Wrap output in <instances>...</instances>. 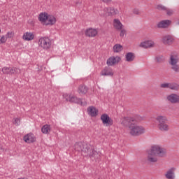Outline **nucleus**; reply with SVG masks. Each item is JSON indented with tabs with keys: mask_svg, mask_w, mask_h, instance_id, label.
<instances>
[{
	"mask_svg": "<svg viewBox=\"0 0 179 179\" xmlns=\"http://www.w3.org/2000/svg\"><path fill=\"white\" fill-rule=\"evenodd\" d=\"M167 150L159 145H153L145 151V162L148 164H155L159 162V157H166Z\"/></svg>",
	"mask_w": 179,
	"mask_h": 179,
	"instance_id": "nucleus-1",
	"label": "nucleus"
},
{
	"mask_svg": "<svg viewBox=\"0 0 179 179\" xmlns=\"http://www.w3.org/2000/svg\"><path fill=\"white\" fill-rule=\"evenodd\" d=\"M74 149L77 152H81V155L85 157H90L92 160L100 159V153L91 148L90 145L86 143H76L74 145Z\"/></svg>",
	"mask_w": 179,
	"mask_h": 179,
	"instance_id": "nucleus-2",
	"label": "nucleus"
},
{
	"mask_svg": "<svg viewBox=\"0 0 179 179\" xmlns=\"http://www.w3.org/2000/svg\"><path fill=\"white\" fill-rule=\"evenodd\" d=\"M157 124V128L162 132H167L170 131V124L169 119L166 116L158 115L155 117Z\"/></svg>",
	"mask_w": 179,
	"mask_h": 179,
	"instance_id": "nucleus-3",
	"label": "nucleus"
},
{
	"mask_svg": "<svg viewBox=\"0 0 179 179\" xmlns=\"http://www.w3.org/2000/svg\"><path fill=\"white\" fill-rule=\"evenodd\" d=\"M179 57L178 55L171 54L169 64L171 65V69L175 72V73H179Z\"/></svg>",
	"mask_w": 179,
	"mask_h": 179,
	"instance_id": "nucleus-4",
	"label": "nucleus"
},
{
	"mask_svg": "<svg viewBox=\"0 0 179 179\" xmlns=\"http://www.w3.org/2000/svg\"><path fill=\"white\" fill-rule=\"evenodd\" d=\"M38 20L45 26H52V24H55V22H57V20L54 16L48 17L47 13H41L39 15Z\"/></svg>",
	"mask_w": 179,
	"mask_h": 179,
	"instance_id": "nucleus-5",
	"label": "nucleus"
},
{
	"mask_svg": "<svg viewBox=\"0 0 179 179\" xmlns=\"http://www.w3.org/2000/svg\"><path fill=\"white\" fill-rule=\"evenodd\" d=\"M122 124L124 125V127H127L130 131L131 135L133 136H135V119L133 117H125Z\"/></svg>",
	"mask_w": 179,
	"mask_h": 179,
	"instance_id": "nucleus-6",
	"label": "nucleus"
},
{
	"mask_svg": "<svg viewBox=\"0 0 179 179\" xmlns=\"http://www.w3.org/2000/svg\"><path fill=\"white\" fill-rule=\"evenodd\" d=\"M64 99L66 101H69V103H76L77 104H80V106H86V101H83L81 99H78L76 96L72 94H64Z\"/></svg>",
	"mask_w": 179,
	"mask_h": 179,
	"instance_id": "nucleus-7",
	"label": "nucleus"
},
{
	"mask_svg": "<svg viewBox=\"0 0 179 179\" xmlns=\"http://www.w3.org/2000/svg\"><path fill=\"white\" fill-rule=\"evenodd\" d=\"M118 13H120V11L113 7L104 8L100 13L102 16H115V15H118Z\"/></svg>",
	"mask_w": 179,
	"mask_h": 179,
	"instance_id": "nucleus-8",
	"label": "nucleus"
},
{
	"mask_svg": "<svg viewBox=\"0 0 179 179\" xmlns=\"http://www.w3.org/2000/svg\"><path fill=\"white\" fill-rule=\"evenodd\" d=\"M38 44L43 50H50L51 48V40L48 37L41 38Z\"/></svg>",
	"mask_w": 179,
	"mask_h": 179,
	"instance_id": "nucleus-9",
	"label": "nucleus"
},
{
	"mask_svg": "<svg viewBox=\"0 0 179 179\" xmlns=\"http://www.w3.org/2000/svg\"><path fill=\"white\" fill-rule=\"evenodd\" d=\"M101 121H102L103 125L106 127H111L114 124V121L107 113H103L101 115Z\"/></svg>",
	"mask_w": 179,
	"mask_h": 179,
	"instance_id": "nucleus-10",
	"label": "nucleus"
},
{
	"mask_svg": "<svg viewBox=\"0 0 179 179\" xmlns=\"http://www.w3.org/2000/svg\"><path fill=\"white\" fill-rule=\"evenodd\" d=\"M120 61H121V57L119 56L110 57L108 59L106 64L108 66H113L115 64H118Z\"/></svg>",
	"mask_w": 179,
	"mask_h": 179,
	"instance_id": "nucleus-11",
	"label": "nucleus"
},
{
	"mask_svg": "<svg viewBox=\"0 0 179 179\" xmlns=\"http://www.w3.org/2000/svg\"><path fill=\"white\" fill-rule=\"evenodd\" d=\"M162 43L165 45H171L174 43V37L171 35H165L162 37Z\"/></svg>",
	"mask_w": 179,
	"mask_h": 179,
	"instance_id": "nucleus-12",
	"label": "nucleus"
},
{
	"mask_svg": "<svg viewBox=\"0 0 179 179\" xmlns=\"http://www.w3.org/2000/svg\"><path fill=\"white\" fill-rule=\"evenodd\" d=\"M168 101L172 103V104H177L179 103V95L176 94H171L170 95L167 96Z\"/></svg>",
	"mask_w": 179,
	"mask_h": 179,
	"instance_id": "nucleus-13",
	"label": "nucleus"
},
{
	"mask_svg": "<svg viewBox=\"0 0 179 179\" xmlns=\"http://www.w3.org/2000/svg\"><path fill=\"white\" fill-rule=\"evenodd\" d=\"M170 24H171V21H170V20H164L158 22L157 27L158 29H167Z\"/></svg>",
	"mask_w": 179,
	"mask_h": 179,
	"instance_id": "nucleus-14",
	"label": "nucleus"
},
{
	"mask_svg": "<svg viewBox=\"0 0 179 179\" xmlns=\"http://www.w3.org/2000/svg\"><path fill=\"white\" fill-rule=\"evenodd\" d=\"M146 132V129L141 125L135 126V136H141V135H143Z\"/></svg>",
	"mask_w": 179,
	"mask_h": 179,
	"instance_id": "nucleus-15",
	"label": "nucleus"
},
{
	"mask_svg": "<svg viewBox=\"0 0 179 179\" xmlns=\"http://www.w3.org/2000/svg\"><path fill=\"white\" fill-rule=\"evenodd\" d=\"M101 76H113L114 72L113 69L108 66H106L101 72Z\"/></svg>",
	"mask_w": 179,
	"mask_h": 179,
	"instance_id": "nucleus-16",
	"label": "nucleus"
},
{
	"mask_svg": "<svg viewBox=\"0 0 179 179\" xmlns=\"http://www.w3.org/2000/svg\"><path fill=\"white\" fill-rule=\"evenodd\" d=\"M99 31L96 29L89 28L85 31V36L87 37H96Z\"/></svg>",
	"mask_w": 179,
	"mask_h": 179,
	"instance_id": "nucleus-17",
	"label": "nucleus"
},
{
	"mask_svg": "<svg viewBox=\"0 0 179 179\" xmlns=\"http://www.w3.org/2000/svg\"><path fill=\"white\" fill-rule=\"evenodd\" d=\"M176 168L172 167L170 169H169L166 174H165V177L166 179H175L176 178Z\"/></svg>",
	"mask_w": 179,
	"mask_h": 179,
	"instance_id": "nucleus-18",
	"label": "nucleus"
},
{
	"mask_svg": "<svg viewBox=\"0 0 179 179\" xmlns=\"http://www.w3.org/2000/svg\"><path fill=\"white\" fill-rule=\"evenodd\" d=\"M139 45L140 47H142V48H152V47H155V41H146L142 42Z\"/></svg>",
	"mask_w": 179,
	"mask_h": 179,
	"instance_id": "nucleus-19",
	"label": "nucleus"
},
{
	"mask_svg": "<svg viewBox=\"0 0 179 179\" xmlns=\"http://www.w3.org/2000/svg\"><path fill=\"white\" fill-rule=\"evenodd\" d=\"M24 141L27 143H33V142H36V138L34 137V134H29L24 136Z\"/></svg>",
	"mask_w": 179,
	"mask_h": 179,
	"instance_id": "nucleus-20",
	"label": "nucleus"
},
{
	"mask_svg": "<svg viewBox=\"0 0 179 179\" xmlns=\"http://www.w3.org/2000/svg\"><path fill=\"white\" fill-rule=\"evenodd\" d=\"M22 38L24 41H31V40H34V34L33 32H25L22 36Z\"/></svg>",
	"mask_w": 179,
	"mask_h": 179,
	"instance_id": "nucleus-21",
	"label": "nucleus"
},
{
	"mask_svg": "<svg viewBox=\"0 0 179 179\" xmlns=\"http://www.w3.org/2000/svg\"><path fill=\"white\" fill-rule=\"evenodd\" d=\"M87 111L89 115H90L91 117H96L97 115V113H99V110L93 106H90L87 108Z\"/></svg>",
	"mask_w": 179,
	"mask_h": 179,
	"instance_id": "nucleus-22",
	"label": "nucleus"
},
{
	"mask_svg": "<svg viewBox=\"0 0 179 179\" xmlns=\"http://www.w3.org/2000/svg\"><path fill=\"white\" fill-rule=\"evenodd\" d=\"M87 90H89V89L86 85H81L78 87V92L79 94H86V93H87Z\"/></svg>",
	"mask_w": 179,
	"mask_h": 179,
	"instance_id": "nucleus-23",
	"label": "nucleus"
},
{
	"mask_svg": "<svg viewBox=\"0 0 179 179\" xmlns=\"http://www.w3.org/2000/svg\"><path fill=\"white\" fill-rule=\"evenodd\" d=\"M113 26L117 30H122V23H121L120 20L115 19L113 20Z\"/></svg>",
	"mask_w": 179,
	"mask_h": 179,
	"instance_id": "nucleus-24",
	"label": "nucleus"
},
{
	"mask_svg": "<svg viewBox=\"0 0 179 179\" xmlns=\"http://www.w3.org/2000/svg\"><path fill=\"white\" fill-rule=\"evenodd\" d=\"M50 131H51V127L48 124H45L41 128V131L43 134H50Z\"/></svg>",
	"mask_w": 179,
	"mask_h": 179,
	"instance_id": "nucleus-25",
	"label": "nucleus"
},
{
	"mask_svg": "<svg viewBox=\"0 0 179 179\" xmlns=\"http://www.w3.org/2000/svg\"><path fill=\"white\" fill-rule=\"evenodd\" d=\"M126 61H127V62H132V61H134V53L132 52H128L127 53L126 56Z\"/></svg>",
	"mask_w": 179,
	"mask_h": 179,
	"instance_id": "nucleus-26",
	"label": "nucleus"
},
{
	"mask_svg": "<svg viewBox=\"0 0 179 179\" xmlns=\"http://www.w3.org/2000/svg\"><path fill=\"white\" fill-rule=\"evenodd\" d=\"M20 73V69L16 67L10 68V75H17V73Z\"/></svg>",
	"mask_w": 179,
	"mask_h": 179,
	"instance_id": "nucleus-27",
	"label": "nucleus"
},
{
	"mask_svg": "<svg viewBox=\"0 0 179 179\" xmlns=\"http://www.w3.org/2000/svg\"><path fill=\"white\" fill-rule=\"evenodd\" d=\"M122 45L120 44H116L113 46L114 52H120V51H122Z\"/></svg>",
	"mask_w": 179,
	"mask_h": 179,
	"instance_id": "nucleus-28",
	"label": "nucleus"
},
{
	"mask_svg": "<svg viewBox=\"0 0 179 179\" xmlns=\"http://www.w3.org/2000/svg\"><path fill=\"white\" fill-rule=\"evenodd\" d=\"M169 89H171V90H178L179 85L174 83H169Z\"/></svg>",
	"mask_w": 179,
	"mask_h": 179,
	"instance_id": "nucleus-29",
	"label": "nucleus"
},
{
	"mask_svg": "<svg viewBox=\"0 0 179 179\" xmlns=\"http://www.w3.org/2000/svg\"><path fill=\"white\" fill-rule=\"evenodd\" d=\"M142 121H145V116H142L140 115H135V122H142Z\"/></svg>",
	"mask_w": 179,
	"mask_h": 179,
	"instance_id": "nucleus-30",
	"label": "nucleus"
},
{
	"mask_svg": "<svg viewBox=\"0 0 179 179\" xmlns=\"http://www.w3.org/2000/svg\"><path fill=\"white\" fill-rule=\"evenodd\" d=\"M1 72H3L4 75H10V67L5 66L2 68Z\"/></svg>",
	"mask_w": 179,
	"mask_h": 179,
	"instance_id": "nucleus-31",
	"label": "nucleus"
},
{
	"mask_svg": "<svg viewBox=\"0 0 179 179\" xmlns=\"http://www.w3.org/2000/svg\"><path fill=\"white\" fill-rule=\"evenodd\" d=\"M164 56L163 55H158L155 57L156 62H158V64H162V62H164Z\"/></svg>",
	"mask_w": 179,
	"mask_h": 179,
	"instance_id": "nucleus-32",
	"label": "nucleus"
},
{
	"mask_svg": "<svg viewBox=\"0 0 179 179\" xmlns=\"http://www.w3.org/2000/svg\"><path fill=\"white\" fill-rule=\"evenodd\" d=\"M156 9H157V10H163L164 12H166V10H167V7L162 4H158L156 6Z\"/></svg>",
	"mask_w": 179,
	"mask_h": 179,
	"instance_id": "nucleus-33",
	"label": "nucleus"
},
{
	"mask_svg": "<svg viewBox=\"0 0 179 179\" xmlns=\"http://www.w3.org/2000/svg\"><path fill=\"white\" fill-rule=\"evenodd\" d=\"M170 87V83H161L159 85V87H161V89H169Z\"/></svg>",
	"mask_w": 179,
	"mask_h": 179,
	"instance_id": "nucleus-34",
	"label": "nucleus"
},
{
	"mask_svg": "<svg viewBox=\"0 0 179 179\" xmlns=\"http://www.w3.org/2000/svg\"><path fill=\"white\" fill-rule=\"evenodd\" d=\"M15 36V33L13 31L8 32L6 35V38H12Z\"/></svg>",
	"mask_w": 179,
	"mask_h": 179,
	"instance_id": "nucleus-35",
	"label": "nucleus"
},
{
	"mask_svg": "<svg viewBox=\"0 0 179 179\" xmlns=\"http://www.w3.org/2000/svg\"><path fill=\"white\" fill-rule=\"evenodd\" d=\"M165 12H166V14L168 15V16H171V15H173V10L169 9V8L166 7V10H165Z\"/></svg>",
	"mask_w": 179,
	"mask_h": 179,
	"instance_id": "nucleus-36",
	"label": "nucleus"
},
{
	"mask_svg": "<svg viewBox=\"0 0 179 179\" xmlns=\"http://www.w3.org/2000/svg\"><path fill=\"white\" fill-rule=\"evenodd\" d=\"M13 124H14L15 125H17V126L20 125V119H19V118H15V120H14V122H13Z\"/></svg>",
	"mask_w": 179,
	"mask_h": 179,
	"instance_id": "nucleus-37",
	"label": "nucleus"
},
{
	"mask_svg": "<svg viewBox=\"0 0 179 179\" xmlns=\"http://www.w3.org/2000/svg\"><path fill=\"white\" fill-rule=\"evenodd\" d=\"M6 37H5V36H3L1 38H0V44H3V43H6Z\"/></svg>",
	"mask_w": 179,
	"mask_h": 179,
	"instance_id": "nucleus-38",
	"label": "nucleus"
},
{
	"mask_svg": "<svg viewBox=\"0 0 179 179\" xmlns=\"http://www.w3.org/2000/svg\"><path fill=\"white\" fill-rule=\"evenodd\" d=\"M126 31L124 29H122L120 31V37H124V36L125 35Z\"/></svg>",
	"mask_w": 179,
	"mask_h": 179,
	"instance_id": "nucleus-39",
	"label": "nucleus"
},
{
	"mask_svg": "<svg viewBox=\"0 0 179 179\" xmlns=\"http://www.w3.org/2000/svg\"><path fill=\"white\" fill-rule=\"evenodd\" d=\"M142 12L139 9L135 10V15H141Z\"/></svg>",
	"mask_w": 179,
	"mask_h": 179,
	"instance_id": "nucleus-40",
	"label": "nucleus"
},
{
	"mask_svg": "<svg viewBox=\"0 0 179 179\" xmlns=\"http://www.w3.org/2000/svg\"><path fill=\"white\" fill-rule=\"evenodd\" d=\"M102 2H104V3H108V2H111L113 0H101Z\"/></svg>",
	"mask_w": 179,
	"mask_h": 179,
	"instance_id": "nucleus-41",
	"label": "nucleus"
},
{
	"mask_svg": "<svg viewBox=\"0 0 179 179\" xmlns=\"http://www.w3.org/2000/svg\"><path fill=\"white\" fill-rule=\"evenodd\" d=\"M0 33H1V29H0Z\"/></svg>",
	"mask_w": 179,
	"mask_h": 179,
	"instance_id": "nucleus-42",
	"label": "nucleus"
}]
</instances>
